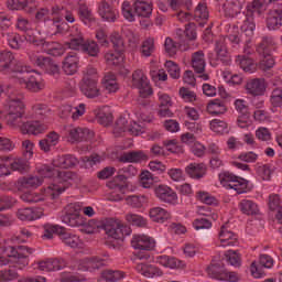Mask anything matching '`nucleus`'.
<instances>
[{
	"mask_svg": "<svg viewBox=\"0 0 282 282\" xmlns=\"http://www.w3.org/2000/svg\"><path fill=\"white\" fill-rule=\"evenodd\" d=\"M18 30L24 32L26 43L34 45L35 43H43V33L39 29L32 28V22L23 17L18 18L17 22Z\"/></svg>",
	"mask_w": 282,
	"mask_h": 282,
	"instance_id": "obj_20",
	"label": "nucleus"
},
{
	"mask_svg": "<svg viewBox=\"0 0 282 282\" xmlns=\"http://www.w3.org/2000/svg\"><path fill=\"white\" fill-rule=\"evenodd\" d=\"M208 17H210L208 7L204 2H199L194 11L195 21H197L199 25H204V23L208 21Z\"/></svg>",
	"mask_w": 282,
	"mask_h": 282,
	"instance_id": "obj_54",
	"label": "nucleus"
},
{
	"mask_svg": "<svg viewBox=\"0 0 282 282\" xmlns=\"http://www.w3.org/2000/svg\"><path fill=\"white\" fill-rule=\"evenodd\" d=\"M107 265V259H101L99 257L84 258L73 265V270H79L80 272H91V270H98Z\"/></svg>",
	"mask_w": 282,
	"mask_h": 282,
	"instance_id": "obj_26",
	"label": "nucleus"
},
{
	"mask_svg": "<svg viewBox=\"0 0 282 282\" xmlns=\"http://www.w3.org/2000/svg\"><path fill=\"white\" fill-rule=\"evenodd\" d=\"M270 102H271V111L273 113H276V109L282 106V89L281 88L273 89V91L271 93Z\"/></svg>",
	"mask_w": 282,
	"mask_h": 282,
	"instance_id": "obj_63",
	"label": "nucleus"
},
{
	"mask_svg": "<svg viewBox=\"0 0 282 282\" xmlns=\"http://www.w3.org/2000/svg\"><path fill=\"white\" fill-rule=\"evenodd\" d=\"M13 78H15L19 85L34 94L43 90L45 87V83H43L41 75L34 73V70L30 69L28 66H22V70L18 72Z\"/></svg>",
	"mask_w": 282,
	"mask_h": 282,
	"instance_id": "obj_13",
	"label": "nucleus"
},
{
	"mask_svg": "<svg viewBox=\"0 0 282 282\" xmlns=\"http://www.w3.org/2000/svg\"><path fill=\"white\" fill-rule=\"evenodd\" d=\"M58 142H61V134L56 131H51L44 139L39 141V147L41 151H44V153H50Z\"/></svg>",
	"mask_w": 282,
	"mask_h": 282,
	"instance_id": "obj_41",
	"label": "nucleus"
},
{
	"mask_svg": "<svg viewBox=\"0 0 282 282\" xmlns=\"http://www.w3.org/2000/svg\"><path fill=\"white\" fill-rule=\"evenodd\" d=\"M263 1L265 0H254L247 4L242 12L245 20L240 26L242 36H247V39H252V36H254V30H257V22L254 19L261 17L263 12Z\"/></svg>",
	"mask_w": 282,
	"mask_h": 282,
	"instance_id": "obj_10",
	"label": "nucleus"
},
{
	"mask_svg": "<svg viewBox=\"0 0 282 282\" xmlns=\"http://www.w3.org/2000/svg\"><path fill=\"white\" fill-rule=\"evenodd\" d=\"M78 63H80V57H78V53H68L63 62V72H65L67 76H74V74L78 72Z\"/></svg>",
	"mask_w": 282,
	"mask_h": 282,
	"instance_id": "obj_39",
	"label": "nucleus"
},
{
	"mask_svg": "<svg viewBox=\"0 0 282 282\" xmlns=\"http://www.w3.org/2000/svg\"><path fill=\"white\" fill-rule=\"evenodd\" d=\"M95 113L97 122H99V124H102L104 127H109V124L113 122V115H111V111L107 106L99 108L98 110H96Z\"/></svg>",
	"mask_w": 282,
	"mask_h": 282,
	"instance_id": "obj_53",
	"label": "nucleus"
},
{
	"mask_svg": "<svg viewBox=\"0 0 282 282\" xmlns=\"http://www.w3.org/2000/svg\"><path fill=\"white\" fill-rule=\"evenodd\" d=\"M239 237L237 234L230 230V226L228 223L221 225L220 230L218 232V242L217 246L221 248H228V246H237Z\"/></svg>",
	"mask_w": 282,
	"mask_h": 282,
	"instance_id": "obj_27",
	"label": "nucleus"
},
{
	"mask_svg": "<svg viewBox=\"0 0 282 282\" xmlns=\"http://www.w3.org/2000/svg\"><path fill=\"white\" fill-rule=\"evenodd\" d=\"M85 104H79L76 107L69 105L62 106L59 110L61 118H72L73 120H78L80 117L85 116Z\"/></svg>",
	"mask_w": 282,
	"mask_h": 282,
	"instance_id": "obj_38",
	"label": "nucleus"
},
{
	"mask_svg": "<svg viewBox=\"0 0 282 282\" xmlns=\"http://www.w3.org/2000/svg\"><path fill=\"white\" fill-rule=\"evenodd\" d=\"M4 112L7 124L13 129H20L21 133L39 135L47 131V122L41 120H45L50 116V108L43 104H36L25 112L23 95L17 91H9Z\"/></svg>",
	"mask_w": 282,
	"mask_h": 282,
	"instance_id": "obj_1",
	"label": "nucleus"
},
{
	"mask_svg": "<svg viewBox=\"0 0 282 282\" xmlns=\"http://www.w3.org/2000/svg\"><path fill=\"white\" fill-rule=\"evenodd\" d=\"M77 14L84 25H88V28L91 26L93 23H96V17H94L91 10L84 3H79Z\"/></svg>",
	"mask_w": 282,
	"mask_h": 282,
	"instance_id": "obj_51",
	"label": "nucleus"
},
{
	"mask_svg": "<svg viewBox=\"0 0 282 282\" xmlns=\"http://www.w3.org/2000/svg\"><path fill=\"white\" fill-rule=\"evenodd\" d=\"M138 170L133 165H127L118 171V175L110 181L107 186L110 192L107 194L109 202H122L124 199V191H127L126 182L129 177H135Z\"/></svg>",
	"mask_w": 282,
	"mask_h": 282,
	"instance_id": "obj_5",
	"label": "nucleus"
},
{
	"mask_svg": "<svg viewBox=\"0 0 282 282\" xmlns=\"http://www.w3.org/2000/svg\"><path fill=\"white\" fill-rule=\"evenodd\" d=\"M170 8L176 13V18L181 23H188L193 19V15L185 10H191L193 2L192 0H169Z\"/></svg>",
	"mask_w": 282,
	"mask_h": 282,
	"instance_id": "obj_24",
	"label": "nucleus"
},
{
	"mask_svg": "<svg viewBox=\"0 0 282 282\" xmlns=\"http://www.w3.org/2000/svg\"><path fill=\"white\" fill-rule=\"evenodd\" d=\"M149 198L144 195H131L127 197L128 206H132V208H142V206H147Z\"/></svg>",
	"mask_w": 282,
	"mask_h": 282,
	"instance_id": "obj_61",
	"label": "nucleus"
},
{
	"mask_svg": "<svg viewBox=\"0 0 282 282\" xmlns=\"http://www.w3.org/2000/svg\"><path fill=\"white\" fill-rule=\"evenodd\" d=\"M239 210L243 215H258L259 214V205L250 199H242L239 202Z\"/></svg>",
	"mask_w": 282,
	"mask_h": 282,
	"instance_id": "obj_55",
	"label": "nucleus"
},
{
	"mask_svg": "<svg viewBox=\"0 0 282 282\" xmlns=\"http://www.w3.org/2000/svg\"><path fill=\"white\" fill-rule=\"evenodd\" d=\"M274 39L263 37L262 42L258 45L257 52L262 56L260 61V68L264 72L274 67V57H272V51L274 50Z\"/></svg>",
	"mask_w": 282,
	"mask_h": 282,
	"instance_id": "obj_16",
	"label": "nucleus"
},
{
	"mask_svg": "<svg viewBox=\"0 0 282 282\" xmlns=\"http://www.w3.org/2000/svg\"><path fill=\"white\" fill-rule=\"evenodd\" d=\"M67 132V140L72 144L83 142V140H91V138H94V131L89 130L88 128H69Z\"/></svg>",
	"mask_w": 282,
	"mask_h": 282,
	"instance_id": "obj_30",
	"label": "nucleus"
},
{
	"mask_svg": "<svg viewBox=\"0 0 282 282\" xmlns=\"http://www.w3.org/2000/svg\"><path fill=\"white\" fill-rule=\"evenodd\" d=\"M207 111L212 113V116L226 113V105L219 99H214L207 105Z\"/></svg>",
	"mask_w": 282,
	"mask_h": 282,
	"instance_id": "obj_60",
	"label": "nucleus"
},
{
	"mask_svg": "<svg viewBox=\"0 0 282 282\" xmlns=\"http://www.w3.org/2000/svg\"><path fill=\"white\" fill-rule=\"evenodd\" d=\"M269 208L270 210H278L275 219L282 225V205L281 198L276 194H271L269 196Z\"/></svg>",
	"mask_w": 282,
	"mask_h": 282,
	"instance_id": "obj_58",
	"label": "nucleus"
},
{
	"mask_svg": "<svg viewBox=\"0 0 282 282\" xmlns=\"http://www.w3.org/2000/svg\"><path fill=\"white\" fill-rule=\"evenodd\" d=\"M265 79L253 78L249 79L245 86L246 94L257 98L258 96H263L265 94Z\"/></svg>",
	"mask_w": 282,
	"mask_h": 282,
	"instance_id": "obj_32",
	"label": "nucleus"
},
{
	"mask_svg": "<svg viewBox=\"0 0 282 282\" xmlns=\"http://www.w3.org/2000/svg\"><path fill=\"white\" fill-rule=\"evenodd\" d=\"M30 159H21V158H15L12 159L10 158V166L12 171H19L20 173H25L30 169Z\"/></svg>",
	"mask_w": 282,
	"mask_h": 282,
	"instance_id": "obj_59",
	"label": "nucleus"
},
{
	"mask_svg": "<svg viewBox=\"0 0 282 282\" xmlns=\"http://www.w3.org/2000/svg\"><path fill=\"white\" fill-rule=\"evenodd\" d=\"M121 12L127 21L133 22L135 17L149 18L153 12V4L151 0L123 1Z\"/></svg>",
	"mask_w": 282,
	"mask_h": 282,
	"instance_id": "obj_12",
	"label": "nucleus"
},
{
	"mask_svg": "<svg viewBox=\"0 0 282 282\" xmlns=\"http://www.w3.org/2000/svg\"><path fill=\"white\" fill-rule=\"evenodd\" d=\"M66 214L63 216L62 221L70 228H82L85 226V218L80 215V203H73L66 206Z\"/></svg>",
	"mask_w": 282,
	"mask_h": 282,
	"instance_id": "obj_19",
	"label": "nucleus"
},
{
	"mask_svg": "<svg viewBox=\"0 0 282 282\" xmlns=\"http://www.w3.org/2000/svg\"><path fill=\"white\" fill-rule=\"evenodd\" d=\"M176 36L178 37V43L173 42L171 37L165 40V52L169 56H175L177 50L181 52H186L193 50L195 39H197V32L195 31V24L188 23L185 25V30L178 29L176 31Z\"/></svg>",
	"mask_w": 282,
	"mask_h": 282,
	"instance_id": "obj_4",
	"label": "nucleus"
},
{
	"mask_svg": "<svg viewBox=\"0 0 282 282\" xmlns=\"http://www.w3.org/2000/svg\"><path fill=\"white\" fill-rule=\"evenodd\" d=\"M62 241L65 246H69V248H83V240L78 235L66 232L65 229L62 234Z\"/></svg>",
	"mask_w": 282,
	"mask_h": 282,
	"instance_id": "obj_56",
	"label": "nucleus"
},
{
	"mask_svg": "<svg viewBox=\"0 0 282 282\" xmlns=\"http://www.w3.org/2000/svg\"><path fill=\"white\" fill-rule=\"evenodd\" d=\"M101 85L108 94H116L120 89V84H118V77L113 73H106L101 79Z\"/></svg>",
	"mask_w": 282,
	"mask_h": 282,
	"instance_id": "obj_49",
	"label": "nucleus"
},
{
	"mask_svg": "<svg viewBox=\"0 0 282 282\" xmlns=\"http://www.w3.org/2000/svg\"><path fill=\"white\" fill-rule=\"evenodd\" d=\"M185 173L192 180H202L206 175V164L204 163H189L185 167Z\"/></svg>",
	"mask_w": 282,
	"mask_h": 282,
	"instance_id": "obj_48",
	"label": "nucleus"
},
{
	"mask_svg": "<svg viewBox=\"0 0 282 282\" xmlns=\"http://www.w3.org/2000/svg\"><path fill=\"white\" fill-rule=\"evenodd\" d=\"M134 118L130 121L129 126H127V118L120 117L115 124L113 133L116 138H120L122 133L128 131L131 135H142L144 133V122H151V117L144 112V109L134 110Z\"/></svg>",
	"mask_w": 282,
	"mask_h": 282,
	"instance_id": "obj_6",
	"label": "nucleus"
},
{
	"mask_svg": "<svg viewBox=\"0 0 282 282\" xmlns=\"http://www.w3.org/2000/svg\"><path fill=\"white\" fill-rule=\"evenodd\" d=\"M268 30H279L282 28V6L272 10L267 19Z\"/></svg>",
	"mask_w": 282,
	"mask_h": 282,
	"instance_id": "obj_47",
	"label": "nucleus"
},
{
	"mask_svg": "<svg viewBox=\"0 0 282 282\" xmlns=\"http://www.w3.org/2000/svg\"><path fill=\"white\" fill-rule=\"evenodd\" d=\"M0 72L14 78L18 72H23V64L19 62L10 51L0 52Z\"/></svg>",
	"mask_w": 282,
	"mask_h": 282,
	"instance_id": "obj_14",
	"label": "nucleus"
},
{
	"mask_svg": "<svg viewBox=\"0 0 282 282\" xmlns=\"http://www.w3.org/2000/svg\"><path fill=\"white\" fill-rule=\"evenodd\" d=\"M35 47H41L42 52H46L50 56H63L65 50H69L66 44H61L57 42H46L45 33H42V42H35L33 44Z\"/></svg>",
	"mask_w": 282,
	"mask_h": 282,
	"instance_id": "obj_25",
	"label": "nucleus"
},
{
	"mask_svg": "<svg viewBox=\"0 0 282 282\" xmlns=\"http://www.w3.org/2000/svg\"><path fill=\"white\" fill-rule=\"evenodd\" d=\"M34 252V249L19 246L14 248L12 246H4L0 248V268L3 265H13L18 270H23L30 263V254Z\"/></svg>",
	"mask_w": 282,
	"mask_h": 282,
	"instance_id": "obj_3",
	"label": "nucleus"
},
{
	"mask_svg": "<svg viewBox=\"0 0 282 282\" xmlns=\"http://www.w3.org/2000/svg\"><path fill=\"white\" fill-rule=\"evenodd\" d=\"M78 164V159L75 155L66 154L57 156L53 160L52 169H72Z\"/></svg>",
	"mask_w": 282,
	"mask_h": 282,
	"instance_id": "obj_42",
	"label": "nucleus"
},
{
	"mask_svg": "<svg viewBox=\"0 0 282 282\" xmlns=\"http://www.w3.org/2000/svg\"><path fill=\"white\" fill-rule=\"evenodd\" d=\"M150 218L158 224H164L166 219L171 218V214L162 207H153L150 209Z\"/></svg>",
	"mask_w": 282,
	"mask_h": 282,
	"instance_id": "obj_57",
	"label": "nucleus"
},
{
	"mask_svg": "<svg viewBox=\"0 0 282 282\" xmlns=\"http://www.w3.org/2000/svg\"><path fill=\"white\" fill-rule=\"evenodd\" d=\"M131 246L134 250H140L135 253L140 260H148L151 257L149 250L155 248V239L147 235H137L133 236Z\"/></svg>",
	"mask_w": 282,
	"mask_h": 282,
	"instance_id": "obj_17",
	"label": "nucleus"
},
{
	"mask_svg": "<svg viewBox=\"0 0 282 282\" xmlns=\"http://www.w3.org/2000/svg\"><path fill=\"white\" fill-rule=\"evenodd\" d=\"M18 219L21 221H34L43 217V209L41 208H21L17 213Z\"/></svg>",
	"mask_w": 282,
	"mask_h": 282,
	"instance_id": "obj_43",
	"label": "nucleus"
},
{
	"mask_svg": "<svg viewBox=\"0 0 282 282\" xmlns=\"http://www.w3.org/2000/svg\"><path fill=\"white\" fill-rule=\"evenodd\" d=\"M259 263H251V274L254 279H261L263 276V268L270 270L274 265V259L268 254H261Z\"/></svg>",
	"mask_w": 282,
	"mask_h": 282,
	"instance_id": "obj_31",
	"label": "nucleus"
},
{
	"mask_svg": "<svg viewBox=\"0 0 282 282\" xmlns=\"http://www.w3.org/2000/svg\"><path fill=\"white\" fill-rule=\"evenodd\" d=\"M137 272L139 274H142V276H147L148 279H153V276H162L163 272L160 270V268L153 265V264H148V263H138L135 265Z\"/></svg>",
	"mask_w": 282,
	"mask_h": 282,
	"instance_id": "obj_46",
	"label": "nucleus"
},
{
	"mask_svg": "<svg viewBox=\"0 0 282 282\" xmlns=\"http://www.w3.org/2000/svg\"><path fill=\"white\" fill-rule=\"evenodd\" d=\"M155 195L156 197L161 200L164 202L165 204H177V193L173 191V188L166 186V185H159L155 187Z\"/></svg>",
	"mask_w": 282,
	"mask_h": 282,
	"instance_id": "obj_33",
	"label": "nucleus"
},
{
	"mask_svg": "<svg viewBox=\"0 0 282 282\" xmlns=\"http://www.w3.org/2000/svg\"><path fill=\"white\" fill-rule=\"evenodd\" d=\"M245 6L246 0H226L223 7L225 17L229 19H234V17H239Z\"/></svg>",
	"mask_w": 282,
	"mask_h": 282,
	"instance_id": "obj_34",
	"label": "nucleus"
},
{
	"mask_svg": "<svg viewBox=\"0 0 282 282\" xmlns=\"http://www.w3.org/2000/svg\"><path fill=\"white\" fill-rule=\"evenodd\" d=\"M132 87L139 89V94L141 98H149L151 94H153V89L151 88V84L149 83V78L142 72V69H137L132 74Z\"/></svg>",
	"mask_w": 282,
	"mask_h": 282,
	"instance_id": "obj_23",
	"label": "nucleus"
},
{
	"mask_svg": "<svg viewBox=\"0 0 282 282\" xmlns=\"http://www.w3.org/2000/svg\"><path fill=\"white\" fill-rule=\"evenodd\" d=\"M2 36L6 39L7 43L12 47V50H21L23 47V44L25 43V35L24 37L11 32H4L2 33Z\"/></svg>",
	"mask_w": 282,
	"mask_h": 282,
	"instance_id": "obj_50",
	"label": "nucleus"
},
{
	"mask_svg": "<svg viewBox=\"0 0 282 282\" xmlns=\"http://www.w3.org/2000/svg\"><path fill=\"white\" fill-rule=\"evenodd\" d=\"M65 228L58 225H52V224H46L44 225V239H52L54 235H62L64 232Z\"/></svg>",
	"mask_w": 282,
	"mask_h": 282,
	"instance_id": "obj_62",
	"label": "nucleus"
},
{
	"mask_svg": "<svg viewBox=\"0 0 282 282\" xmlns=\"http://www.w3.org/2000/svg\"><path fill=\"white\" fill-rule=\"evenodd\" d=\"M64 177L66 180L63 182V178L56 177L48 183L43 189L42 193L36 192H24L21 194L22 202L26 204H39V202H43V199H56V197L63 195L72 184H78L80 182V177L75 172H66L64 173Z\"/></svg>",
	"mask_w": 282,
	"mask_h": 282,
	"instance_id": "obj_2",
	"label": "nucleus"
},
{
	"mask_svg": "<svg viewBox=\"0 0 282 282\" xmlns=\"http://www.w3.org/2000/svg\"><path fill=\"white\" fill-rule=\"evenodd\" d=\"M73 50L76 52H82L83 54H87L88 56L96 57L98 54H100V46H98V43L96 41L87 40L83 41L79 44H73Z\"/></svg>",
	"mask_w": 282,
	"mask_h": 282,
	"instance_id": "obj_36",
	"label": "nucleus"
},
{
	"mask_svg": "<svg viewBox=\"0 0 282 282\" xmlns=\"http://www.w3.org/2000/svg\"><path fill=\"white\" fill-rule=\"evenodd\" d=\"M192 67L202 80H208L209 76L206 74V57L204 51H197L192 55Z\"/></svg>",
	"mask_w": 282,
	"mask_h": 282,
	"instance_id": "obj_28",
	"label": "nucleus"
},
{
	"mask_svg": "<svg viewBox=\"0 0 282 282\" xmlns=\"http://www.w3.org/2000/svg\"><path fill=\"white\" fill-rule=\"evenodd\" d=\"M104 230L107 235L105 243L108 248H118V242L122 240L124 236L131 235V227L116 218L106 219Z\"/></svg>",
	"mask_w": 282,
	"mask_h": 282,
	"instance_id": "obj_9",
	"label": "nucleus"
},
{
	"mask_svg": "<svg viewBox=\"0 0 282 282\" xmlns=\"http://www.w3.org/2000/svg\"><path fill=\"white\" fill-rule=\"evenodd\" d=\"M236 63L243 69V72H247L248 74H254L257 72V64L252 58L246 56V55H238L236 57Z\"/></svg>",
	"mask_w": 282,
	"mask_h": 282,
	"instance_id": "obj_52",
	"label": "nucleus"
},
{
	"mask_svg": "<svg viewBox=\"0 0 282 282\" xmlns=\"http://www.w3.org/2000/svg\"><path fill=\"white\" fill-rule=\"evenodd\" d=\"M58 34H68L70 36V40L66 42V47L68 50H74V45L79 43H83L85 37L83 36V32L80 31V28L74 25L72 29L67 26V29H64L63 32H57Z\"/></svg>",
	"mask_w": 282,
	"mask_h": 282,
	"instance_id": "obj_40",
	"label": "nucleus"
},
{
	"mask_svg": "<svg viewBox=\"0 0 282 282\" xmlns=\"http://www.w3.org/2000/svg\"><path fill=\"white\" fill-rule=\"evenodd\" d=\"M98 14L104 19V21L113 23L118 19V9L109 4L107 1H101L98 6Z\"/></svg>",
	"mask_w": 282,
	"mask_h": 282,
	"instance_id": "obj_35",
	"label": "nucleus"
},
{
	"mask_svg": "<svg viewBox=\"0 0 282 282\" xmlns=\"http://www.w3.org/2000/svg\"><path fill=\"white\" fill-rule=\"evenodd\" d=\"M67 265V262L62 258L48 259L37 263V269L42 272H56L63 270Z\"/></svg>",
	"mask_w": 282,
	"mask_h": 282,
	"instance_id": "obj_37",
	"label": "nucleus"
},
{
	"mask_svg": "<svg viewBox=\"0 0 282 282\" xmlns=\"http://www.w3.org/2000/svg\"><path fill=\"white\" fill-rule=\"evenodd\" d=\"M19 279V272H17V269H4L0 270V282H12L17 281Z\"/></svg>",
	"mask_w": 282,
	"mask_h": 282,
	"instance_id": "obj_64",
	"label": "nucleus"
},
{
	"mask_svg": "<svg viewBox=\"0 0 282 282\" xmlns=\"http://www.w3.org/2000/svg\"><path fill=\"white\" fill-rule=\"evenodd\" d=\"M26 54L29 61L46 74H58V65L54 63L52 58L39 55V53L34 51H28Z\"/></svg>",
	"mask_w": 282,
	"mask_h": 282,
	"instance_id": "obj_21",
	"label": "nucleus"
},
{
	"mask_svg": "<svg viewBox=\"0 0 282 282\" xmlns=\"http://www.w3.org/2000/svg\"><path fill=\"white\" fill-rule=\"evenodd\" d=\"M207 274L210 279H215L216 281H239V274L237 272L225 270L219 263H212L207 267Z\"/></svg>",
	"mask_w": 282,
	"mask_h": 282,
	"instance_id": "obj_22",
	"label": "nucleus"
},
{
	"mask_svg": "<svg viewBox=\"0 0 282 282\" xmlns=\"http://www.w3.org/2000/svg\"><path fill=\"white\" fill-rule=\"evenodd\" d=\"M228 41L229 43H232V45H239V43H241V39H239V35L237 34H231L228 37L221 36L216 41L215 52L217 61H220L221 63H224V65H228L230 63L228 47H226Z\"/></svg>",
	"mask_w": 282,
	"mask_h": 282,
	"instance_id": "obj_18",
	"label": "nucleus"
},
{
	"mask_svg": "<svg viewBox=\"0 0 282 282\" xmlns=\"http://www.w3.org/2000/svg\"><path fill=\"white\" fill-rule=\"evenodd\" d=\"M80 91L86 98H98L101 94L100 86H98V79L84 77L80 83Z\"/></svg>",
	"mask_w": 282,
	"mask_h": 282,
	"instance_id": "obj_29",
	"label": "nucleus"
},
{
	"mask_svg": "<svg viewBox=\"0 0 282 282\" xmlns=\"http://www.w3.org/2000/svg\"><path fill=\"white\" fill-rule=\"evenodd\" d=\"M218 177L224 188L236 191L238 195L248 193V181L243 177H239L230 172H221Z\"/></svg>",
	"mask_w": 282,
	"mask_h": 282,
	"instance_id": "obj_15",
	"label": "nucleus"
},
{
	"mask_svg": "<svg viewBox=\"0 0 282 282\" xmlns=\"http://www.w3.org/2000/svg\"><path fill=\"white\" fill-rule=\"evenodd\" d=\"M154 261L163 268H170V270H177V268H184L186 265L184 261L171 256H158Z\"/></svg>",
	"mask_w": 282,
	"mask_h": 282,
	"instance_id": "obj_44",
	"label": "nucleus"
},
{
	"mask_svg": "<svg viewBox=\"0 0 282 282\" xmlns=\"http://www.w3.org/2000/svg\"><path fill=\"white\" fill-rule=\"evenodd\" d=\"M120 162H128L133 164H139L140 162H147L149 156L142 151H128L123 152L120 158Z\"/></svg>",
	"mask_w": 282,
	"mask_h": 282,
	"instance_id": "obj_45",
	"label": "nucleus"
},
{
	"mask_svg": "<svg viewBox=\"0 0 282 282\" xmlns=\"http://www.w3.org/2000/svg\"><path fill=\"white\" fill-rule=\"evenodd\" d=\"M110 41L113 45V51L105 55L107 65L119 67L121 76H129V69L124 67V41H122V36L118 33H113L110 36Z\"/></svg>",
	"mask_w": 282,
	"mask_h": 282,
	"instance_id": "obj_11",
	"label": "nucleus"
},
{
	"mask_svg": "<svg viewBox=\"0 0 282 282\" xmlns=\"http://www.w3.org/2000/svg\"><path fill=\"white\" fill-rule=\"evenodd\" d=\"M35 18L37 21H52L57 32L67 30V23H74V21H76L72 11H67L65 8L58 6H54L51 11L46 8L40 9L36 12ZM65 21H67V23H65Z\"/></svg>",
	"mask_w": 282,
	"mask_h": 282,
	"instance_id": "obj_7",
	"label": "nucleus"
},
{
	"mask_svg": "<svg viewBox=\"0 0 282 282\" xmlns=\"http://www.w3.org/2000/svg\"><path fill=\"white\" fill-rule=\"evenodd\" d=\"M65 173H70L69 171L62 172L58 170L52 169V165H40L37 166V175L39 176H26L20 181L21 188H39V185L43 182L47 183V186L56 180V177H61L62 182H65L67 177H65Z\"/></svg>",
	"mask_w": 282,
	"mask_h": 282,
	"instance_id": "obj_8",
	"label": "nucleus"
}]
</instances>
